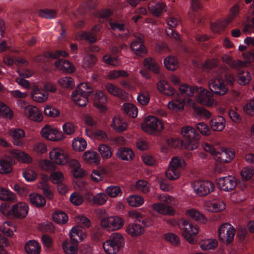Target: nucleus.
Wrapping results in <instances>:
<instances>
[{
  "instance_id": "nucleus-34",
  "label": "nucleus",
  "mask_w": 254,
  "mask_h": 254,
  "mask_svg": "<svg viewBox=\"0 0 254 254\" xmlns=\"http://www.w3.org/2000/svg\"><path fill=\"white\" fill-rule=\"evenodd\" d=\"M126 232L132 237H136L143 234L144 228L139 224L131 223L126 228Z\"/></svg>"
},
{
  "instance_id": "nucleus-9",
  "label": "nucleus",
  "mask_w": 254,
  "mask_h": 254,
  "mask_svg": "<svg viewBox=\"0 0 254 254\" xmlns=\"http://www.w3.org/2000/svg\"><path fill=\"white\" fill-rule=\"evenodd\" d=\"M208 87L211 92L219 96L225 95L228 91V87L224 83L222 75L218 76L217 71L215 73V77L209 80Z\"/></svg>"
},
{
  "instance_id": "nucleus-43",
  "label": "nucleus",
  "mask_w": 254,
  "mask_h": 254,
  "mask_svg": "<svg viewBox=\"0 0 254 254\" xmlns=\"http://www.w3.org/2000/svg\"><path fill=\"white\" fill-rule=\"evenodd\" d=\"M72 149L75 151H83L87 147L86 140L82 137L74 138L72 142Z\"/></svg>"
},
{
  "instance_id": "nucleus-53",
  "label": "nucleus",
  "mask_w": 254,
  "mask_h": 254,
  "mask_svg": "<svg viewBox=\"0 0 254 254\" xmlns=\"http://www.w3.org/2000/svg\"><path fill=\"white\" fill-rule=\"evenodd\" d=\"M123 109L126 113L132 118H135L137 115V108L132 104H124L123 106Z\"/></svg>"
},
{
  "instance_id": "nucleus-30",
  "label": "nucleus",
  "mask_w": 254,
  "mask_h": 254,
  "mask_svg": "<svg viewBox=\"0 0 254 254\" xmlns=\"http://www.w3.org/2000/svg\"><path fill=\"white\" fill-rule=\"evenodd\" d=\"M217 71V75L218 76L222 75L223 79H224V77L225 78V79L228 84L232 85L234 84L235 82L234 75L230 71L227 67H223Z\"/></svg>"
},
{
  "instance_id": "nucleus-17",
  "label": "nucleus",
  "mask_w": 254,
  "mask_h": 254,
  "mask_svg": "<svg viewBox=\"0 0 254 254\" xmlns=\"http://www.w3.org/2000/svg\"><path fill=\"white\" fill-rule=\"evenodd\" d=\"M107 96L101 90L97 91L94 95V106L100 111L104 112L107 110L105 104L107 102Z\"/></svg>"
},
{
  "instance_id": "nucleus-18",
  "label": "nucleus",
  "mask_w": 254,
  "mask_h": 254,
  "mask_svg": "<svg viewBox=\"0 0 254 254\" xmlns=\"http://www.w3.org/2000/svg\"><path fill=\"white\" fill-rule=\"evenodd\" d=\"M69 235L72 243L81 242L86 238L85 231L79 225L73 227Z\"/></svg>"
},
{
  "instance_id": "nucleus-52",
  "label": "nucleus",
  "mask_w": 254,
  "mask_h": 254,
  "mask_svg": "<svg viewBox=\"0 0 254 254\" xmlns=\"http://www.w3.org/2000/svg\"><path fill=\"white\" fill-rule=\"evenodd\" d=\"M217 245V241L215 239H205L200 242V247L203 250L214 249Z\"/></svg>"
},
{
  "instance_id": "nucleus-38",
  "label": "nucleus",
  "mask_w": 254,
  "mask_h": 254,
  "mask_svg": "<svg viewBox=\"0 0 254 254\" xmlns=\"http://www.w3.org/2000/svg\"><path fill=\"white\" fill-rule=\"evenodd\" d=\"M127 201L129 206L138 207L144 203V199L139 195L131 194L127 198Z\"/></svg>"
},
{
  "instance_id": "nucleus-29",
  "label": "nucleus",
  "mask_w": 254,
  "mask_h": 254,
  "mask_svg": "<svg viewBox=\"0 0 254 254\" xmlns=\"http://www.w3.org/2000/svg\"><path fill=\"white\" fill-rule=\"evenodd\" d=\"M166 5L163 2L150 1L148 4L149 11L154 15L159 16L164 10Z\"/></svg>"
},
{
  "instance_id": "nucleus-42",
  "label": "nucleus",
  "mask_w": 254,
  "mask_h": 254,
  "mask_svg": "<svg viewBox=\"0 0 254 254\" xmlns=\"http://www.w3.org/2000/svg\"><path fill=\"white\" fill-rule=\"evenodd\" d=\"M143 64L148 69L155 73H159L160 72V64L154 59L151 58H147L144 60Z\"/></svg>"
},
{
  "instance_id": "nucleus-12",
  "label": "nucleus",
  "mask_w": 254,
  "mask_h": 254,
  "mask_svg": "<svg viewBox=\"0 0 254 254\" xmlns=\"http://www.w3.org/2000/svg\"><path fill=\"white\" fill-rule=\"evenodd\" d=\"M50 159L55 164L63 166L69 161L68 153L61 148H53L49 153Z\"/></svg>"
},
{
  "instance_id": "nucleus-36",
  "label": "nucleus",
  "mask_w": 254,
  "mask_h": 254,
  "mask_svg": "<svg viewBox=\"0 0 254 254\" xmlns=\"http://www.w3.org/2000/svg\"><path fill=\"white\" fill-rule=\"evenodd\" d=\"M88 97L78 91H74L71 95L72 100L81 107H84L87 105L88 102Z\"/></svg>"
},
{
  "instance_id": "nucleus-46",
  "label": "nucleus",
  "mask_w": 254,
  "mask_h": 254,
  "mask_svg": "<svg viewBox=\"0 0 254 254\" xmlns=\"http://www.w3.org/2000/svg\"><path fill=\"white\" fill-rule=\"evenodd\" d=\"M107 195L112 198L116 197L122 194V191L120 187L111 185L108 186L105 190Z\"/></svg>"
},
{
  "instance_id": "nucleus-23",
  "label": "nucleus",
  "mask_w": 254,
  "mask_h": 254,
  "mask_svg": "<svg viewBox=\"0 0 254 254\" xmlns=\"http://www.w3.org/2000/svg\"><path fill=\"white\" fill-rule=\"evenodd\" d=\"M157 88L160 92L167 96H173L177 94L176 90L165 80L159 81L157 84Z\"/></svg>"
},
{
  "instance_id": "nucleus-20",
  "label": "nucleus",
  "mask_w": 254,
  "mask_h": 254,
  "mask_svg": "<svg viewBox=\"0 0 254 254\" xmlns=\"http://www.w3.org/2000/svg\"><path fill=\"white\" fill-rule=\"evenodd\" d=\"M9 134L12 137L14 145L20 147L24 146V143L21 140L25 136L24 130L19 128L11 129L9 131Z\"/></svg>"
},
{
  "instance_id": "nucleus-59",
  "label": "nucleus",
  "mask_w": 254,
  "mask_h": 254,
  "mask_svg": "<svg viewBox=\"0 0 254 254\" xmlns=\"http://www.w3.org/2000/svg\"><path fill=\"white\" fill-rule=\"evenodd\" d=\"M63 249L65 254H77V246L71 245L67 241H64L62 244Z\"/></svg>"
},
{
  "instance_id": "nucleus-22",
  "label": "nucleus",
  "mask_w": 254,
  "mask_h": 254,
  "mask_svg": "<svg viewBox=\"0 0 254 254\" xmlns=\"http://www.w3.org/2000/svg\"><path fill=\"white\" fill-rule=\"evenodd\" d=\"M151 207L154 212L160 214L172 215L175 213L174 210L171 206L162 203H154L151 205Z\"/></svg>"
},
{
  "instance_id": "nucleus-7",
  "label": "nucleus",
  "mask_w": 254,
  "mask_h": 254,
  "mask_svg": "<svg viewBox=\"0 0 254 254\" xmlns=\"http://www.w3.org/2000/svg\"><path fill=\"white\" fill-rule=\"evenodd\" d=\"M182 230V236L190 244H194L196 242L195 236L198 233L199 229L198 226L190 222L186 219L181 220V225L180 226Z\"/></svg>"
},
{
  "instance_id": "nucleus-64",
  "label": "nucleus",
  "mask_w": 254,
  "mask_h": 254,
  "mask_svg": "<svg viewBox=\"0 0 254 254\" xmlns=\"http://www.w3.org/2000/svg\"><path fill=\"white\" fill-rule=\"evenodd\" d=\"M12 165L4 159L0 160V173L8 174L12 172Z\"/></svg>"
},
{
  "instance_id": "nucleus-47",
  "label": "nucleus",
  "mask_w": 254,
  "mask_h": 254,
  "mask_svg": "<svg viewBox=\"0 0 254 254\" xmlns=\"http://www.w3.org/2000/svg\"><path fill=\"white\" fill-rule=\"evenodd\" d=\"M108 200V197L104 192H99L93 196L92 198V203L96 205H103Z\"/></svg>"
},
{
  "instance_id": "nucleus-33",
  "label": "nucleus",
  "mask_w": 254,
  "mask_h": 254,
  "mask_svg": "<svg viewBox=\"0 0 254 254\" xmlns=\"http://www.w3.org/2000/svg\"><path fill=\"white\" fill-rule=\"evenodd\" d=\"M0 231L8 237H12L16 232V226L10 221H5L0 225Z\"/></svg>"
},
{
  "instance_id": "nucleus-24",
  "label": "nucleus",
  "mask_w": 254,
  "mask_h": 254,
  "mask_svg": "<svg viewBox=\"0 0 254 254\" xmlns=\"http://www.w3.org/2000/svg\"><path fill=\"white\" fill-rule=\"evenodd\" d=\"M10 153L17 161L23 163L29 164L33 161L32 158L29 154L21 150H11Z\"/></svg>"
},
{
  "instance_id": "nucleus-10",
  "label": "nucleus",
  "mask_w": 254,
  "mask_h": 254,
  "mask_svg": "<svg viewBox=\"0 0 254 254\" xmlns=\"http://www.w3.org/2000/svg\"><path fill=\"white\" fill-rule=\"evenodd\" d=\"M235 233L236 230L231 224L223 223L218 229L219 239L223 244L229 245L234 241Z\"/></svg>"
},
{
  "instance_id": "nucleus-31",
  "label": "nucleus",
  "mask_w": 254,
  "mask_h": 254,
  "mask_svg": "<svg viewBox=\"0 0 254 254\" xmlns=\"http://www.w3.org/2000/svg\"><path fill=\"white\" fill-rule=\"evenodd\" d=\"M55 65L57 69L67 72L71 73L75 70L74 66L69 62L64 59L56 61Z\"/></svg>"
},
{
  "instance_id": "nucleus-51",
  "label": "nucleus",
  "mask_w": 254,
  "mask_h": 254,
  "mask_svg": "<svg viewBox=\"0 0 254 254\" xmlns=\"http://www.w3.org/2000/svg\"><path fill=\"white\" fill-rule=\"evenodd\" d=\"M58 84L63 88L72 89L74 87L75 83L71 77L65 76L60 78Z\"/></svg>"
},
{
  "instance_id": "nucleus-57",
  "label": "nucleus",
  "mask_w": 254,
  "mask_h": 254,
  "mask_svg": "<svg viewBox=\"0 0 254 254\" xmlns=\"http://www.w3.org/2000/svg\"><path fill=\"white\" fill-rule=\"evenodd\" d=\"M76 91L83 94L87 97L93 92L92 86L87 83H81L78 85L77 89Z\"/></svg>"
},
{
  "instance_id": "nucleus-16",
  "label": "nucleus",
  "mask_w": 254,
  "mask_h": 254,
  "mask_svg": "<svg viewBox=\"0 0 254 254\" xmlns=\"http://www.w3.org/2000/svg\"><path fill=\"white\" fill-rule=\"evenodd\" d=\"M24 114L27 119L34 122H40L43 119L42 112L37 107L32 105L27 108Z\"/></svg>"
},
{
  "instance_id": "nucleus-21",
  "label": "nucleus",
  "mask_w": 254,
  "mask_h": 254,
  "mask_svg": "<svg viewBox=\"0 0 254 254\" xmlns=\"http://www.w3.org/2000/svg\"><path fill=\"white\" fill-rule=\"evenodd\" d=\"M48 93L43 90L37 85L33 87L31 93V98L33 101L38 103H43L48 99Z\"/></svg>"
},
{
  "instance_id": "nucleus-2",
  "label": "nucleus",
  "mask_w": 254,
  "mask_h": 254,
  "mask_svg": "<svg viewBox=\"0 0 254 254\" xmlns=\"http://www.w3.org/2000/svg\"><path fill=\"white\" fill-rule=\"evenodd\" d=\"M186 165V162L182 157H173L170 160L166 171L167 178L172 181L178 179L181 177L182 171L185 169Z\"/></svg>"
},
{
  "instance_id": "nucleus-14",
  "label": "nucleus",
  "mask_w": 254,
  "mask_h": 254,
  "mask_svg": "<svg viewBox=\"0 0 254 254\" xmlns=\"http://www.w3.org/2000/svg\"><path fill=\"white\" fill-rule=\"evenodd\" d=\"M235 152L231 148H221L215 153V159L220 163H228L235 157Z\"/></svg>"
},
{
  "instance_id": "nucleus-62",
  "label": "nucleus",
  "mask_w": 254,
  "mask_h": 254,
  "mask_svg": "<svg viewBox=\"0 0 254 254\" xmlns=\"http://www.w3.org/2000/svg\"><path fill=\"white\" fill-rule=\"evenodd\" d=\"M75 221L79 225H81L82 228H87L89 227L91 225L90 220L85 216L79 215L75 217Z\"/></svg>"
},
{
  "instance_id": "nucleus-55",
  "label": "nucleus",
  "mask_w": 254,
  "mask_h": 254,
  "mask_svg": "<svg viewBox=\"0 0 254 254\" xmlns=\"http://www.w3.org/2000/svg\"><path fill=\"white\" fill-rule=\"evenodd\" d=\"M251 79V76L248 71H242L238 73L237 82L242 85L248 84Z\"/></svg>"
},
{
  "instance_id": "nucleus-25",
  "label": "nucleus",
  "mask_w": 254,
  "mask_h": 254,
  "mask_svg": "<svg viewBox=\"0 0 254 254\" xmlns=\"http://www.w3.org/2000/svg\"><path fill=\"white\" fill-rule=\"evenodd\" d=\"M116 154L118 158L125 161L132 160L134 157V154L132 149L127 147L119 148Z\"/></svg>"
},
{
  "instance_id": "nucleus-49",
  "label": "nucleus",
  "mask_w": 254,
  "mask_h": 254,
  "mask_svg": "<svg viewBox=\"0 0 254 254\" xmlns=\"http://www.w3.org/2000/svg\"><path fill=\"white\" fill-rule=\"evenodd\" d=\"M53 220L59 224H65L68 221V216L65 213L58 211L53 214Z\"/></svg>"
},
{
  "instance_id": "nucleus-35",
  "label": "nucleus",
  "mask_w": 254,
  "mask_h": 254,
  "mask_svg": "<svg viewBox=\"0 0 254 254\" xmlns=\"http://www.w3.org/2000/svg\"><path fill=\"white\" fill-rule=\"evenodd\" d=\"M204 208L210 212H218L225 209V204L223 201L214 203L208 201L205 202Z\"/></svg>"
},
{
  "instance_id": "nucleus-40",
  "label": "nucleus",
  "mask_w": 254,
  "mask_h": 254,
  "mask_svg": "<svg viewBox=\"0 0 254 254\" xmlns=\"http://www.w3.org/2000/svg\"><path fill=\"white\" fill-rule=\"evenodd\" d=\"M0 199L3 201L14 202L16 200L15 194L3 187L0 188Z\"/></svg>"
},
{
  "instance_id": "nucleus-6",
  "label": "nucleus",
  "mask_w": 254,
  "mask_h": 254,
  "mask_svg": "<svg viewBox=\"0 0 254 254\" xmlns=\"http://www.w3.org/2000/svg\"><path fill=\"white\" fill-rule=\"evenodd\" d=\"M124 244V239L123 236L120 233H114L109 240L103 243V247L107 254H116L119 252Z\"/></svg>"
},
{
  "instance_id": "nucleus-3",
  "label": "nucleus",
  "mask_w": 254,
  "mask_h": 254,
  "mask_svg": "<svg viewBox=\"0 0 254 254\" xmlns=\"http://www.w3.org/2000/svg\"><path fill=\"white\" fill-rule=\"evenodd\" d=\"M181 134L183 137V146L187 149L193 150L197 148L199 135L195 129L190 126H185L182 128Z\"/></svg>"
},
{
  "instance_id": "nucleus-45",
  "label": "nucleus",
  "mask_w": 254,
  "mask_h": 254,
  "mask_svg": "<svg viewBox=\"0 0 254 254\" xmlns=\"http://www.w3.org/2000/svg\"><path fill=\"white\" fill-rule=\"evenodd\" d=\"M105 88L109 94L114 96L121 97L125 93L122 89L111 83H107L105 86Z\"/></svg>"
},
{
  "instance_id": "nucleus-15",
  "label": "nucleus",
  "mask_w": 254,
  "mask_h": 254,
  "mask_svg": "<svg viewBox=\"0 0 254 254\" xmlns=\"http://www.w3.org/2000/svg\"><path fill=\"white\" fill-rule=\"evenodd\" d=\"M236 179L231 176L220 178L217 181L218 187L224 191H231L236 187Z\"/></svg>"
},
{
  "instance_id": "nucleus-56",
  "label": "nucleus",
  "mask_w": 254,
  "mask_h": 254,
  "mask_svg": "<svg viewBox=\"0 0 254 254\" xmlns=\"http://www.w3.org/2000/svg\"><path fill=\"white\" fill-rule=\"evenodd\" d=\"M98 151L104 159L110 158L112 156L110 147L106 144H102L98 147Z\"/></svg>"
},
{
  "instance_id": "nucleus-41",
  "label": "nucleus",
  "mask_w": 254,
  "mask_h": 254,
  "mask_svg": "<svg viewBox=\"0 0 254 254\" xmlns=\"http://www.w3.org/2000/svg\"><path fill=\"white\" fill-rule=\"evenodd\" d=\"M198 88V87H191L187 84H183L180 85L179 91L183 96L192 97L195 94H196Z\"/></svg>"
},
{
  "instance_id": "nucleus-37",
  "label": "nucleus",
  "mask_w": 254,
  "mask_h": 254,
  "mask_svg": "<svg viewBox=\"0 0 254 254\" xmlns=\"http://www.w3.org/2000/svg\"><path fill=\"white\" fill-rule=\"evenodd\" d=\"M185 214L196 221L202 223H205L207 222V219L204 215L195 209L191 208L187 210Z\"/></svg>"
},
{
  "instance_id": "nucleus-13",
  "label": "nucleus",
  "mask_w": 254,
  "mask_h": 254,
  "mask_svg": "<svg viewBox=\"0 0 254 254\" xmlns=\"http://www.w3.org/2000/svg\"><path fill=\"white\" fill-rule=\"evenodd\" d=\"M194 192L199 196H205L214 189V184L208 181H196L191 184Z\"/></svg>"
},
{
  "instance_id": "nucleus-8",
  "label": "nucleus",
  "mask_w": 254,
  "mask_h": 254,
  "mask_svg": "<svg viewBox=\"0 0 254 254\" xmlns=\"http://www.w3.org/2000/svg\"><path fill=\"white\" fill-rule=\"evenodd\" d=\"M213 94L208 90L199 87L195 96L197 103L204 106L211 107L218 105V102L213 98Z\"/></svg>"
},
{
  "instance_id": "nucleus-1",
  "label": "nucleus",
  "mask_w": 254,
  "mask_h": 254,
  "mask_svg": "<svg viewBox=\"0 0 254 254\" xmlns=\"http://www.w3.org/2000/svg\"><path fill=\"white\" fill-rule=\"evenodd\" d=\"M0 211L9 218L23 219L28 214L29 206L23 202H18L12 206L3 203L0 205Z\"/></svg>"
},
{
  "instance_id": "nucleus-19",
  "label": "nucleus",
  "mask_w": 254,
  "mask_h": 254,
  "mask_svg": "<svg viewBox=\"0 0 254 254\" xmlns=\"http://www.w3.org/2000/svg\"><path fill=\"white\" fill-rule=\"evenodd\" d=\"M110 126L117 132L122 133L127 129L128 124L122 117L116 116L112 119Z\"/></svg>"
},
{
  "instance_id": "nucleus-4",
  "label": "nucleus",
  "mask_w": 254,
  "mask_h": 254,
  "mask_svg": "<svg viewBox=\"0 0 254 254\" xmlns=\"http://www.w3.org/2000/svg\"><path fill=\"white\" fill-rule=\"evenodd\" d=\"M141 127L149 134H157L164 129V124L161 119L154 116H148L145 118Z\"/></svg>"
},
{
  "instance_id": "nucleus-26",
  "label": "nucleus",
  "mask_w": 254,
  "mask_h": 254,
  "mask_svg": "<svg viewBox=\"0 0 254 254\" xmlns=\"http://www.w3.org/2000/svg\"><path fill=\"white\" fill-rule=\"evenodd\" d=\"M24 249L27 254H40L41 247L37 241L32 240L26 242Z\"/></svg>"
},
{
  "instance_id": "nucleus-48",
  "label": "nucleus",
  "mask_w": 254,
  "mask_h": 254,
  "mask_svg": "<svg viewBox=\"0 0 254 254\" xmlns=\"http://www.w3.org/2000/svg\"><path fill=\"white\" fill-rule=\"evenodd\" d=\"M167 107L170 110L179 111L184 109V102L181 99L178 98L170 101L168 103Z\"/></svg>"
},
{
  "instance_id": "nucleus-44",
  "label": "nucleus",
  "mask_w": 254,
  "mask_h": 254,
  "mask_svg": "<svg viewBox=\"0 0 254 254\" xmlns=\"http://www.w3.org/2000/svg\"><path fill=\"white\" fill-rule=\"evenodd\" d=\"M164 64L165 67L169 70H176L178 67V62L175 57L169 56L165 58Z\"/></svg>"
},
{
  "instance_id": "nucleus-61",
  "label": "nucleus",
  "mask_w": 254,
  "mask_h": 254,
  "mask_svg": "<svg viewBox=\"0 0 254 254\" xmlns=\"http://www.w3.org/2000/svg\"><path fill=\"white\" fill-rule=\"evenodd\" d=\"M0 116L9 119H11L13 117V113L11 109L1 101H0Z\"/></svg>"
},
{
  "instance_id": "nucleus-27",
  "label": "nucleus",
  "mask_w": 254,
  "mask_h": 254,
  "mask_svg": "<svg viewBox=\"0 0 254 254\" xmlns=\"http://www.w3.org/2000/svg\"><path fill=\"white\" fill-rule=\"evenodd\" d=\"M82 158L84 161L90 164H97L100 161V156L96 151L93 150H87L84 152Z\"/></svg>"
},
{
  "instance_id": "nucleus-63",
  "label": "nucleus",
  "mask_w": 254,
  "mask_h": 254,
  "mask_svg": "<svg viewBox=\"0 0 254 254\" xmlns=\"http://www.w3.org/2000/svg\"><path fill=\"white\" fill-rule=\"evenodd\" d=\"M102 60L105 64L113 66H118L120 64V62L117 57H112L109 55L104 56Z\"/></svg>"
},
{
  "instance_id": "nucleus-5",
  "label": "nucleus",
  "mask_w": 254,
  "mask_h": 254,
  "mask_svg": "<svg viewBox=\"0 0 254 254\" xmlns=\"http://www.w3.org/2000/svg\"><path fill=\"white\" fill-rule=\"evenodd\" d=\"M125 223L124 218L120 216H108L101 218L100 226L103 230L111 232L121 229Z\"/></svg>"
},
{
  "instance_id": "nucleus-32",
  "label": "nucleus",
  "mask_w": 254,
  "mask_h": 254,
  "mask_svg": "<svg viewBox=\"0 0 254 254\" xmlns=\"http://www.w3.org/2000/svg\"><path fill=\"white\" fill-rule=\"evenodd\" d=\"M29 199L30 203L37 207H42L45 205L46 200L41 194L37 193H32L29 194Z\"/></svg>"
},
{
  "instance_id": "nucleus-11",
  "label": "nucleus",
  "mask_w": 254,
  "mask_h": 254,
  "mask_svg": "<svg viewBox=\"0 0 254 254\" xmlns=\"http://www.w3.org/2000/svg\"><path fill=\"white\" fill-rule=\"evenodd\" d=\"M41 134L43 138L53 141H59L64 138V136L61 130L50 125H46L42 128Z\"/></svg>"
},
{
  "instance_id": "nucleus-58",
  "label": "nucleus",
  "mask_w": 254,
  "mask_h": 254,
  "mask_svg": "<svg viewBox=\"0 0 254 254\" xmlns=\"http://www.w3.org/2000/svg\"><path fill=\"white\" fill-rule=\"evenodd\" d=\"M69 199L71 203L76 206L82 204L84 200L83 195L77 191L71 194Z\"/></svg>"
},
{
  "instance_id": "nucleus-28",
  "label": "nucleus",
  "mask_w": 254,
  "mask_h": 254,
  "mask_svg": "<svg viewBox=\"0 0 254 254\" xmlns=\"http://www.w3.org/2000/svg\"><path fill=\"white\" fill-rule=\"evenodd\" d=\"M139 41H133L130 44V48L134 53L139 56H143L146 53V50L142 42L141 36L138 38Z\"/></svg>"
},
{
  "instance_id": "nucleus-39",
  "label": "nucleus",
  "mask_w": 254,
  "mask_h": 254,
  "mask_svg": "<svg viewBox=\"0 0 254 254\" xmlns=\"http://www.w3.org/2000/svg\"><path fill=\"white\" fill-rule=\"evenodd\" d=\"M210 125L213 130L221 131L225 127V121L221 116H218L211 121Z\"/></svg>"
},
{
  "instance_id": "nucleus-60",
  "label": "nucleus",
  "mask_w": 254,
  "mask_h": 254,
  "mask_svg": "<svg viewBox=\"0 0 254 254\" xmlns=\"http://www.w3.org/2000/svg\"><path fill=\"white\" fill-rule=\"evenodd\" d=\"M44 114L51 118H56L60 116V112L57 108L52 106H47L44 110Z\"/></svg>"
},
{
  "instance_id": "nucleus-54",
  "label": "nucleus",
  "mask_w": 254,
  "mask_h": 254,
  "mask_svg": "<svg viewBox=\"0 0 254 254\" xmlns=\"http://www.w3.org/2000/svg\"><path fill=\"white\" fill-rule=\"evenodd\" d=\"M3 62L8 65H11L13 63H15L17 66L27 65L28 64V62L24 59L21 58L14 61L12 57L9 56H6L3 58Z\"/></svg>"
},
{
  "instance_id": "nucleus-50",
  "label": "nucleus",
  "mask_w": 254,
  "mask_h": 254,
  "mask_svg": "<svg viewBox=\"0 0 254 254\" xmlns=\"http://www.w3.org/2000/svg\"><path fill=\"white\" fill-rule=\"evenodd\" d=\"M64 180V176L63 173L61 171H54L50 174V180L54 184L58 185L63 183Z\"/></svg>"
}]
</instances>
